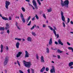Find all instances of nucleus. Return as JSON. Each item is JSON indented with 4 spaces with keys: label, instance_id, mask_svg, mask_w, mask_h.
Instances as JSON below:
<instances>
[{
    "label": "nucleus",
    "instance_id": "nucleus-1",
    "mask_svg": "<svg viewBox=\"0 0 73 73\" xmlns=\"http://www.w3.org/2000/svg\"><path fill=\"white\" fill-rule=\"evenodd\" d=\"M69 1L68 0H66L64 1V2L62 0H61V4L63 7L64 6L65 7H66L67 8H68V5H69Z\"/></svg>",
    "mask_w": 73,
    "mask_h": 73
},
{
    "label": "nucleus",
    "instance_id": "nucleus-2",
    "mask_svg": "<svg viewBox=\"0 0 73 73\" xmlns=\"http://www.w3.org/2000/svg\"><path fill=\"white\" fill-rule=\"evenodd\" d=\"M24 62L25 63H24V64L25 65V66H26V67H28L29 68H30V67H31V66L32 65V64H31V62H26L25 61H24ZM25 63H27V64Z\"/></svg>",
    "mask_w": 73,
    "mask_h": 73
},
{
    "label": "nucleus",
    "instance_id": "nucleus-3",
    "mask_svg": "<svg viewBox=\"0 0 73 73\" xmlns=\"http://www.w3.org/2000/svg\"><path fill=\"white\" fill-rule=\"evenodd\" d=\"M8 61H9V57L8 56H7L5 57V59L4 60V66H5L8 64Z\"/></svg>",
    "mask_w": 73,
    "mask_h": 73
},
{
    "label": "nucleus",
    "instance_id": "nucleus-4",
    "mask_svg": "<svg viewBox=\"0 0 73 73\" xmlns=\"http://www.w3.org/2000/svg\"><path fill=\"white\" fill-rule=\"evenodd\" d=\"M61 19L63 21L65 22V17L64 16V13L63 12L61 11Z\"/></svg>",
    "mask_w": 73,
    "mask_h": 73
},
{
    "label": "nucleus",
    "instance_id": "nucleus-5",
    "mask_svg": "<svg viewBox=\"0 0 73 73\" xmlns=\"http://www.w3.org/2000/svg\"><path fill=\"white\" fill-rule=\"evenodd\" d=\"M32 3L33 4V5L35 7L36 9H38V7L37 5V3H36V1L35 0H33L32 1Z\"/></svg>",
    "mask_w": 73,
    "mask_h": 73
},
{
    "label": "nucleus",
    "instance_id": "nucleus-6",
    "mask_svg": "<svg viewBox=\"0 0 73 73\" xmlns=\"http://www.w3.org/2000/svg\"><path fill=\"white\" fill-rule=\"evenodd\" d=\"M54 29H53V33L54 35H55L56 37H57V38H58L59 37V35H58V34L57 35L56 34V31H55V29L56 28V27L54 26Z\"/></svg>",
    "mask_w": 73,
    "mask_h": 73
},
{
    "label": "nucleus",
    "instance_id": "nucleus-7",
    "mask_svg": "<svg viewBox=\"0 0 73 73\" xmlns=\"http://www.w3.org/2000/svg\"><path fill=\"white\" fill-rule=\"evenodd\" d=\"M5 4V7L6 8V9H8V6H9V5L11 4V2L7 1H6Z\"/></svg>",
    "mask_w": 73,
    "mask_h": 73
},
{
    "label": "nucleus",
    "instance_id": "nucleus-8",
    "mask_svg": "<svg viewBox=\"0 0 73 73\" xmlns=\"http://www.w3.org/2000/svg\"><path fill=\"white\" fill-rule=\"evenodd\" d=\"M0 16L2 17V19H3V20H8V19L6 17H2L1 14L0 13Z\"/></svg>",
    "mask_w": 73,
    "mask_h": 73
},
{
    "label": "nucleus",
    "instance_id": "nucleus-9",
    "mask_svg": "<svg viewBox=\"0 0 73 73\" xmlns=\"http://www.w3.org/2000/svg\"><path fill=\"white\" fill-rule=\"evenodd\" d=\"M44 57L43 56H42L40 58V62H41L44 63L45 62V60H44Z\"/></svg>",
    "mask_w": 73,
    "mask_h": 73
},
{
    "label": "nucleus",
    "instance_id": "nucleus-10",
    "mask_svg": "<svg viewBox=\"0 0 73 73\" xmlns=\"http://www.w3.org/2000/svg\"><path fill=\"white\" fill-rule=\"evenodd\" d=\"M52 68L50 72L51 73H55V70L54 69V66H52Z\"/></svg>",
    "mask_w": 73,
    "mask_h": 73
},
{
    "label": "nucleus",
    "instance_id": "nucleus-11",
    "mask_svg": "<svg viewBox=\"0 0 73 73\" xmlns=\"http://www.w3.org/2000/svg\"><path fill=\"white\" fill-rule=\"evenodd\" d=\"M22 54V52H18V54H17L16 57L17 58L21 56V54Z\"/></svg>",
    "mask_w": 73,
    "mask_h": 73
},
{
    "label": "nucleus",
    "instance_id": "nucleus-12",
    "mask_svg": "<svg viewBox=\"0 0 73 73\" xmlns=\"http://www.w3.org/2000/svg\"><path fill=\"white\" fill-rule=\"evenodd\" d=\"M58 44H60L61 45H63V43L62 42L61 40L59 39L58 41Z\"/></svg>",
    "mask_w": 73,
    "mask_h": 73
},
{
    "label": "nucleus",
    "instance_id": "nucleus-13",
    "mask_svg": "<svg viewBox=\"0 0 73 73\" xmlns=\"http://www.w3.org/2000/svg\"><path fill=\"white\" fill-rule=\"evenodd\" d=\"M20 45V43L19 42H17L16 43V46L17 49L19 48V45Z\"/></svg>",
    "mask_w": 73,
    "mask_h": 73
},
{
    "label": "nucleus",
    "instance_id": "nucleus-14",
    "mask_svg": "<svg viewBox=\"0 0 73 73\" xmlns=\"http://www.w3.org/2000/svg\"><path fill=\"white\" fill-rule=\"evenodd\" d=\"M45 69V67L43 66V68L41 69V70L40 71V72L42 73L43 71H44V70Z\"/></svg>",
    "mask_w": 73,
    "mask_h": 73
},
{
    "label": "nucleus",
    "instance_id": "nucleus-15",
    "mask_svg": "<svg viewBox=\"0 0 73 73\" xmlns=\"http://www.w3.org/2000/svg\"><path fill=\"white\" fill-rule=\"evenodd\" d=\"M49 44V45H51V44H52V38H51L50 39Z\"/></svg>",
    "mask_w": 73,
    "mask_h": 73
},
{
    "label": "nucleus",
    "instance_id": "nucleus-16",
    "mask_svg": "<svg viewBox=\"0 0 73 73\" xmlns=\"http://www.w3.org/2000/svg\"><path fill=\"white\" fill-rule=\"evenodd\" d=\"M1 53H2V52H3V44L1 45Z\"/></svg>",
    "mask_w": 73,
    "mask_h": 73
},
{
    "label": "nucleus",
    "instance_id": "nucleus-17",
    "mask_svg": "<svg viewBox=\"0 0 73 73\" xmlns=\"http://www.w3.org/2000/svg\"><path fill=\"white\" fill-rule=\"evenodd\" d=\"M27 40L28 41L31 42L32 40V38L30 37H29L27 38Z\"/></svg>",
    "mask_w": 73,
    "mask_h": 73
},
{
    "label": "nucleus",
    "instance_id": "nucleus-18",
    "mask_svg": "<svg viewBox=\"0 0 73 73\" xmlns=\"http://www.w3.org/2000/svg\"><path fill=\"white\" fill-rule=\"evenodd\" d=\"M46 52L47 53H49V48L48 47L46 48Z\"/></svg>",
    "mask_w": 73,
    "mask_h": 73
},
{
    "label": "nucleus",
    "instance_id": "nucleus-19",
    "mask_svg": "<svg viewBox=\"0 0 73 73\" xmlns=\"http://www.w3.org/2000/svg\"><path fill=\"white\" fill-rule=\"evenodd\" d=\"M5 28L4 27H0V31H4Z\"/></svg>",
    "mask_w": 73,
    "mask_h": 73
},
{
    "label": "nucleus",
    "instance_id": "nucleus-20",
    "mask_svg": "<svg viewBox=\"0 0 73 73\" xmlns=\"http://www.w3.org/2000/svg\"><path fill=\"white\" fill-rule=\"evenodd\" d=\"M68 65L69 66H71L72 65H73V62H70L69 63Z\"/></svg>",
    "mask_w": 73,
    "mask_h": 73
},
{
    "label": "nucleus",
    "instance_id": "nucleus-21",
    "mask_svg": "<svg viewBox=\"0 0 73 73\" xmlns=\"http://www.w3.org/2000/svg\"><path fill=\"white\" fill-rule=\"evenodd\" d=\"M68 49H69V50H72V52H73V48L69 47H68Z\"/></svg>",
    "mask_w": 73,
    "mask_h": 73
},
{
    "label": "nucleus",
    "instance_id": "nucleus-22",
    "mask_svg": "<svg viewBox=\"0 0 73 73\" xmlns=\"http://www.w3.org/2000/svg\"><path fill=\"white\" fill-rule=\"evenodd\" d=\"M57 52L58 53H62V51H61L60 49H58L57 50Z\"/></svg>",
    "mask_w": 73,
    "mask_h": 73
},
{
    "label": "nucleus",
    "instance_id": "nucleus-23",
    "mask_svg": "<svg viewBox=\"0 0 73 73\" xmlns=\"http://www.w3.org/2000/svg\"><path fill=\"white\" fill-rule=\"evenodd\" d=\"M15 40H18L19 41H21V38H15Z\"/></svg>",
    "mask_w": 73,
    "mask_h": 73
},
{
    "label": "nucleus",
    "instance_id": "nucleus-24",
    "mask_svg": "<svg viewBox=\"0 0 73 73\" xmlns=\"http://www.w3.org/2000/svg\"><path fill=\"white\" fill-rule=\"evenodd\" d=\"M21 19L23 23H25V20L24 18H21Z\"/></svg>",
    "mask_w": 73,
    "mask_h": 73
},
{
    "label": "nucleus",
    "instance_id": "nucleus-25",
    "mask_svg": "<svg viewBox=\"0 0 73 73\" xmlns=\"http://www.w3.org/2000/svg\"><path fill=\"white\" fill-rule=\"evenodd\" d=\"M52 9L51 8H50L49 9H47V11L48 12H50L52 11Z\"/></svg>",
    "mask_w": 73,
    "mask_h": 73
},
{
    "label": "nucleus",
    "instance_id": "nucleus-26",
    "mask_svg": "<svg viewBox=\"0 0 73 73\" xmlns=\"http://www.w3.org/2000/svg\"><path fill=\"white\" fill-rule=\"evenodd\" d=\"M20 17L21 18V19H23V18H24V16L23 15V13H21Z\"/></svg>",
    "mask_w": 73,
    "mask_h": 73
},
{
    "label": "nucleus",
    "instance_id": "nucleus-27",
    "mask_svg": "<svg viewBox=\"0 0 73 73\" xmlns=\"http://www.w3.org/2000/svg\"><path fill=\"white\" fill-rule=\"evenodd\" d=\"M32 34L34 36H36V33H34L33 32H32Z\"/></svg>",
    "mask_w": 73,
    "mask_h": 73
},
{
    "label": "nucleus",
    "instance_id": "nucleus-28",
    "mask_svg": "<svg viewBox=\"0 0 73 73\" xmlns=\"http://www.w3.org/2000/svg\"><path fill=\"white\" fill-rule=\"evenodd\" d=\"M48 27L50 29V30H51V31H53V28L50 26H48Z\"/></svg>",
    "mask_w": 73,
    "mask_h": 73
},
{
    "label": "nucleus",
    "instance_id": "nucleus-29",
    "mask_svg": "<svg viewBox=\"0 0 73 73\" xmlns=\"http://www.w3.org/2000/svg\"><path fill=\"white\" fill-rule=\"evenodd\" d=\"M29 54H25V58H27V57H29Z\"/></svg>",
    "mask_w": 73,
    "mask_h": 73
},
{
    "label": "nucleus",
    "instance_id": "nucleus-30",
    "mask_svg": "<svg viewBox=\"0 0 73 73\" xmlns=\"http://www.w3.org/2000/svg\"><path fill=\"white\" fill-rule=\"evenodd\" d=\"M37 1L38 4H39V5H41V2H40V0H37Z\"/></svg>",
    "mask_w": 73,
    "mask_h": 73
},
{
    "label": "nucleus",
    "instance_id": "nucleus-31",
    "mask_svg": "<svg viewBox=\"0 0 73 73\" xmlns=\"http://www.w3.org/2000/svg\"><path fill=\"white\" fill-rule=\"evenodd\" d=\"M35 17H36L37 20H38L39 18H38V17L37 14L35 15Z\"/></svg>",
    "mask_w": 73,
    "mask_h": 73
},
{
    "label": "nucleus",
    "instance_id": "nucleus-32",
    "mask_svg": "<svg viewBox=\"0 0 73 73\" xmlns=\"http://www.w3.org/2000/svg\"><path fill=\"white\" fill-rule=\"evenodd\" d=\"M31 21H29V23L27 24V25L28 26H30V25H31Z\"/></svg>",
    "mask_w": 73,
    "mask_h": 73
},
{
    "label": "nucleus",
    "instance_id": "nucleus-33",
    "mask_svg": "<svg viewBox=\"0 0 73 73\" xmlns=\"http://www.w3.org/2000/svg\"><path fill=\"white\" fill-rule=\"evenodd\" d=\"M51 49H52V50H57V48H54L53 47H51Z\"/></svg>",
    "mask_w": 73,
    "mask_h": 73
},
{
    "label": "nucleus",
    "instance_id": "nucleus-34",
    "mask_svg": "<svg viewBox=\"0 0 73 73\" xmlns=\"http://www.w3.org/2000/svg\"><path fill=\"white\" fill-rule=\"evenodd\" d=\"M42 15L43 17H44V19H46V16H45V14H43Z\"/></svg>",
    "mask_w": 73,
    "mask_h": 73
},
{
    "label": "nucleus",
    "instance_id": "nucleus-35",
    "mask_svg": "<svg viewBox=\"0 0 73 73\" xmlns=\"http://www.w3.org/2000/svg\"><path fill=\"white\" fill-rule=\"evenodd\" d=\"M22 10L23 11V12H25V9L24 7H22Z\"/></svg>",
    "mask_w": 73,
    "mask_h": 73
},
{
    "label": "nucleus",
    "instance_id": "nucleus-36",
    "mask_svg": "<svg viewBox=\"0 0 73 73\" xmlns=\"http://www.w3.org/2000/svg\"><path fill=\"white\" fill-rule=\"evenodd\" d=\"M46 70L47 72H48V71H49V68H48V67H46Z\"/></svg>",
    "mask_w": 73,
    "mask_h": 73
},
{
    "label": "nucleus",
    "instance_id": "nucleus-37",
    "mask_svg": "<svg viewBox=\"0 0 73 73\" xmlns=\"http://www.w3.org/2000/svg\"><path fill=\"white\" fill-rule=\"evenodd\" d=\"M17 63L19 66H20V62H19L18 60H17Z\"/></svg>",
    "mask_w": 73,
    "mask_h": 73
},
{
    "label": "nucleus",
    "instance_id": "nucleus-38",
    "mask_svg": "<svg viewBox=\"0 0 73 73\" xmlns=\"http://www.w3.org/2000/svg\"><path fill=\"white\" fill-rule=\"evenodd\" d=\"M15 25H16V26L17 27L18 29H19V30H20V28H19V26H17V24H15Z\"/></svg>",
    "mask_w": 73,
    "mask_h": 73
},
{
    "label": "nucleus",
    "instance_id": "nucleus-39",
    "mask_svg": "<svg viewBox=\"0 0 73 73\" xmlns=\"http://www.w3.org/2000/svg\"><path fill=\"white\" fill-rule=\"evenodd\" d=\"M31 71H32V73H35V71H34V70L32 68L31 69Z\"/></svg>",
    "mask_w": 73,
    "mask_h": 73
},
{
    "label": "nucleus",
    "instance_id": "nucleus-40",
    "mask_svg": "<svg viewBox=\"0 0 73 73\" xmlns=\"http://www.w3.org/2000/svg\"><path fill=\"white\" fill-rule=\"evenodd\" d=\"M70 22V19L69 18H68L67 23H69Z\"/></svg>",
    "mask_w": 73,
    "mask_h": 73
},
{
    "label": "nucleus",
    "instance_id": "nucleus-41",
    "mask_svg": "<svg viewBox=\"0 0 73 73\" xmlns=\"http://www.w3.org/2000/svg\"><path fill=\"white\" fill-rule=\"evenodd\" d=\"M62 24L63 27H65V24L64 22H63Z\"/></svg>",
    "mask_w": 73,
    "mask_h": 73
},
{
    "label": "nucleus",
    "instance_id": "nucleus-42",
    "mask_svg": "<svg viewBox=\"0 0 73 73\" xmlns=\"http://www.w3.org/2000/svg\"><path fill=\"white\" fill-rule=\"evenodd\" d=\"M34 28H35V26H33V27L31 29V30H33Z\"/></svg>",
    "mask_w": 73,
    "mask_h": 73
},
{
    "label": "nucleus",
    "instance_id": "nucleus-43",
    "mask_svg": "<svg viewBox=\"0 0 73 73\" xmlns=\"http://www.w3.org/2000/svg\"><path fill=\"white\" fill-rule=\"evenodd\" d=\"M9 28V27H5V30H7V29H8Z\"/></svg>",
    "mask_w": 73,
    "mask_h": 73
},
{
    "label": "nucleus",
    "instance_id": "nucleus-44",
    "mask_svg": "<svg viewBox=\"0 0 73 73\" xmlns=\"http://www.w3.org/2000/svg\"><path fill=\"white\" fill-rule=\"evenodd\" d=\"M36 56L37 59V60H38V55L37 54H36Z\"/></svg>",
    "mask_w": 73,
    "mask_h": 73
},
{
    "label": "nucleus",
    "instance_id": "nucleus-45",
    "mask_svg": "<svg viewBox=\"0 0 73 73\" xmlns=\"http://www.w3.org/2000/svg\"><path fill=\"white\" fill-rule=\"evenodd\" d=\"M19 72L20 73H24V72H23L21 71V70H19Z\"/></svg>",
    "mask_w": 73,
    "mask_h": 73
},
{
    "label": "nucleus",
    "instance_id": "nucleus-46",
    "mask_svg": "<svg viewBox=\"0 0 73 73\" xmlns=\"http://www.w3.org/2000/svg\"><path fill=\"white\" fill-rule=\"evenodd\" d=\"M46 27V25H45L44 24L43 25V28H45Z\"/></svg>",
    "mask_w": 73,
    "mask_h": 73
},
{
    "label": "nucleus",
    "instance_id": "nucleus-47",
    "mask_svg": "<svg viewBox=\"0 0 73 73\" xmlns=\"http://www.w3.org/2000/svg\"><path fill=\"white\" fill-rule=\"evenodd\" d=\"M54 44H56V45H58V42L56 41H55Z\"/></svg>",
    "mask_w": 73,
    "mask_h": 73
},
{
    "label": "nucleus",
    "instance_id": "nucleus-48",
    "mask_svg": "<svg viewBox=\"0 0 73 73\" xmlns=\"http://www.w3.org/2000/svg\"><path fill=\"white\" fill-rule=\"evenodd\" d=\"M57 57H58V59L60 58V56L58 55L57 56Z\"/></svg>",
    "mask_w": 73,
    "mask_h": 73
},
{
    "label": "nucleus",
    "instance_id": "nucleus-49",
    "mask_svg": "<svg viewBox=\"0 0 73 73\" xmlns=\"http://www.w3.org/2000/svg\"><path fill=\"white\" fill-rule=\"evenodd\" d=\"M27 72L28 73H30V69H28L27 70Z\"/></svg>",
    "mask_w": 73,
    "mask_h": 73
},
{
    "label": "nucleus",
    "instance_id": "nucleus-50",
    "mask_svg": "<svg viewBox=\"0 0 73 73\" xmlns=\"http://www.w3.org/2000/svg\"><path fill=\"white\" fill-rule=\"evenodd\" d=\"M31 16H29V17H28V18H27V20H30V19H31Z\"/></svg>",
    "mask_w": 73,
    "mask_h": 73
},
{
    "label": "nucleus",
    "instance_id": "nucleus-51",
    "mask_svg": "<svg viewBox=\"0 0 73 73\" xmlns=\"http://www.w3.org/2000/svg\"><path fill=\"white\" fill-rule=\"evenodd\" d=\"M6 26L7 27H9V25L8 24V23L6 24Z\"/></svg>",
    "mask_w": 73,
    "mask_h": 73
},
{
    "label": "nucleus",
    "instance_id": "nucleus-52",
    "mask_svg": "<svg viewBox=\"0 0 73 73\" xmlns=\"http://www.w3.org/2000/svg\"><path fill=\"white\" fill-rule=\"evenodd\" d=\"M25 52L26 54H29V53H28V51H26Z\"/></svg>",
    "mask_w": 73,
    "mask_h": 73
},
{
    "label": "nucleus",
    "instance_id": "nucleus-53",
    "mask_svg": "<svg viewBox=\"0 0 73 73\" xmlns=\"http://www.w3.org/2000/svg\"><path fill=\"white\" fill-rule=\"evenodd\" d=\"M9 20H12V18H11V17H9Z\"/></svg>",
    "mask_w": 73,
    "mask_h": 73
},
{
    "label": "nucleus",
    "instance_id": "nucleus-54",
    "mask_svg": "<svg viewBox=\"0 0 73 73\" xmlns=\"http://www.w3.org/2000/svg\"><path fill=\"white\" fill-rule=\"evenodd\" d=\"M9 30H7V33H8V34H9Z\"/></svg>",
    "mask_w": 73,
    "mask_h": 73
},
{
    "label": "nucleus",
    "instance_id": "nucleus-55",
    "mask_svg": "<svg viewBox=\"0 0 73 73\" xmlns=\"http://www.w3.org/2000/svg\"><path fill=\"white\" fill-rule=\"evenodd\" d=\"M6 50H9V48H8V46H6Z\"/></svg>",
    "mask_w": 73,
    "mask_h": 73
},
{
    "label": "nucleus",
    "instance_id": "nucleus-56",
    "mask_svg": "<svg viewBox=\"0 0 73 73\" xmlns=\"http://www.w3.org/2000/svg\"><path fill=\"white\" fill-rule=\"evenodd\" d=\"M67 43L68 44V45H70V44L69 43V42H67Z\"/></svg>",
    "mask_w": 73,
    "mask_h": 73
},
{
    "label": "nucleus",
    "instance_id": "nucleus-57",
    "mask_svg": "<svg viewBox=\"0 0 73 73\" xmlns=\"http://www.w3.org/2000/svg\"><path fill=\"white\" fill-rule=\"evenodd\" d=\"M35 20V17H34L32 19V21H34Z\"/></svg>",
    "mask_w": 73,
    "mask_h": 73
},
{
    "label": "nucleus",
    "instance_id": "nucleus-58",
    "mask_svg": "<svg viewBox=\"0 0 73 73\" xmlns=\"http://www.w3.org/2000/svg\"><path fill=\"white\" fill-rule=\"evenodd\" d=\"M29 5H30V6H31V7H32L33 6L31 4H30V3H29Z\"/></svg>",
    "mask_w": 73,
    "mask_h": 73
},
{
    "label": "nucleus",
    "instance_id": "nucleus-59",
    "mask_svg": "<svg viewBox=\"0 0 73 73\" xmlns=\"http://www.w3.org/2000/svg\"><path fill=\"white\" fill-rule=\"evenodd\" d=\"M70 23L71 24H73V21H71L70 22Z\"/></svg>",
    "mask_w": 73,
    "mask_h": 73
},
{
    "label": "nucleus",
    "instance_id": "nucleus-60",
    "mask_svg": "<svg viewBox=\"0 0 73 73\" xmlns=\"http://www.w3.org/2000/svg\"><path fill=\"white\" fill-rule=\"evenodd\" d=\"M15 18L16 19H17H17H19V17H17V16L15 17Z\"/></svg>",
    "mask_w": 73,
    "mask_h": 73
},
{
    "label": "nucleus",
    "instance_id": "nucleus-61",
    "mask_svg": "<svg viewBox=\"0 0 73 73\" xmlns=\"http://www.w3.org/2000/svg\"><path fill=\"white\" fill-rule=\"evenodd\" d=\"M53 57H54L56 58V55H53Z\"/></svg>",
    "mask_w": 73,
    "mask_h": 73
},
{
    "label": "nucleus",
    "instance_id": "nucleus-62",
    "mask_svg": "<svg viewBox=\"0 0 73 73\" xmlns=\"http://www.w3.org/2000/svg\"><path fill=\"white\" fill-rule=\"evenodd\" d=\"M4 71H5V73H7V71L6 70H4Z\"/></svg>",
    "mask_w": 73,
    "mask_h": 73
},
{
    "label": "nucleus",
    "instance_id": "nucleus-63",
    "mask_svg": "<svg viewBox=\"0 0 73 73\" xmlns=\"http://www.w3.org/2000/svg\"><path fill=\"white\" fill-rule=\"evenodd\" d=\"M26 1H27L28 2H29L30 1L29 0H25Z\"/></svg>",
    "mask_w": 73,
    "mask_h": 73
},
{
    "label": "nucleus",
    "instance_id": "nucleus-64",
    "mask_svg": "<svg viewBox=\"0 0 73 73\" xmlns=\"http://www.w3.org/2000/svg\"><path fill=\"white\" fill-rule=\"evenodd\" d=\"M73 66H71V67H70V69H73Z\"/></svg>",
    "mask_w": 73,
    "mask_h": 73
}]
</instances>
